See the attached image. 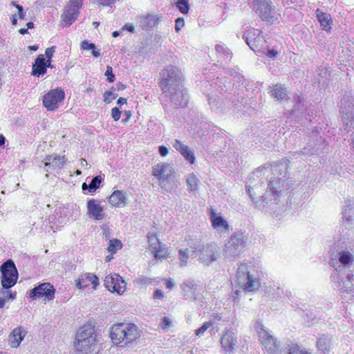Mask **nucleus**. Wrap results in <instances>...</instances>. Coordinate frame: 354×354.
<instances>
[{
  "label": "nucleus",
  "mask_w": 354,
  "mask_h": 354,
  "mask_svg": "<svg viewBox=\"0 0 354 354\" xmlns=\"http://www.w3.org/2000/svg\"><path fill=\"white\" fill-rule=\"evenodd\" d=\"M102 229V237L106 240L109 239L111 237V232L109 228L108 227L104 226Z\"/></svg>",
  "instance_id": "nucleus-64"
},
{
  "label": "nucleus",
  "mask_w": 354,
  "mask_h": 354,
  "mask_svg": "<svg viewBox=\"0 0 354 354\" xmlns=\"http://www.w3.org/2000/svg\"><path fill=\"white\" fill-rule=\"evenodd\" d=\"M103 180L104 178L101 175H97L93 177L90 183V192H95L99 188L100 183Z\"/></svg>",
  "instance_id": "nucleus-44"
},
{
  "label": "nucleus",
  "mask_w": 354,
  "mask_h": 354,
  "mask_svg": "<svg viewBox=\"0 0 354 354\" xmlns=\"http://www.w3.org/2000/svg\"><path fill=\"white\" fill-rule=\"evenodd\" d=\"M173 147L179 151L187 160L190 163H194L195 159L194 153L189 150L187 145H184L178 140H175Z\"/></svg>",
  "instance_id": "nucleus-28"
},
{
  "label": "nucleus",
  "mask_w": 354,
  "mask_h": 354,
  "mask_svg": "<svg viewBox=\"0 0 354 354\" xmlns=\"http://www.w3.org/2000/svg\"><path fill=\"white\" fill-rule=\"evenodd\" d=\"M281 178L283 191H288L295 188V182L290 176H283Z\"/></svg>",
  "instance_id": "nucleus-43"
},
{
  "label": "nucleus",
  "mask_w": 354,
  "mask_h": 354,
  "mask_svg": "<svg viewBox=\"0 0 354 354\" xmlns=\"http://www.w3.org/2000/svg\"><path fill=\"white\" fill-rule=\"evenodd\" d=\"M65 97V93L61 88L50 90L43 97L44 106L48 111H54L59 106Z\"/></svg>",
  "instance_id": "nucleus-15"
},
{
  "label": "nucleus",
  "mask_w": 354,
  "mask_h": 354,
  "mask_svg": "<svg viewBox=\"0 0 354 354\" xmlns=\"http://www.w3.org/2000/svg\"><path fill=\"white\" fill-rule=\"evenodd\" d=\"M273 170H276V167L273 168L269 164H266L263 166H261L252 173L250 178L247 183L246 187L248 189L250 196L252 200L255 207L259 209L264 208L269 209H274L273 207H270V201L268 200L267 196L268 194L266 193L263 195H261L263 191V181L262 180L263 178H261L262 173L263 175H265L269 171H273Z\"/></svg>",
  "instance_id": "nucleus-1"
},
{
  "label": "nucleus",
  "mask_w": 354,
  "mask_h": 354,
  "mask_svg": "<svg viewBox=\"0 0 354 354\" xmlns=\"http://www.w3.org/2000/svg\"><path fill=\"white\" fill-rule=\"evenodd\" d=\"M165 97L169 100L174 108H183L187 106L189 102L187 91L183 86L174 90L165 91L162 93Z\"/></svg>",
  "instance_id": "nucleus-13"
},
{
  "label": "nucleus",
  "mask_w": 354,
  "mask_h": 354,
  "mask_svg": "<svg viewBox=\"0 0 354 354\" xmlns=\"http://www.w3.org/2000/svg\"><path fill=\"white\" fill-rule=\"evenodd\" d=\"M55 51V46L48 48L45 50V55L47 59H46V64L48 68H53V66L51 64L52 57Z\"/></svg>",
  "instance_id": "nucleus-47"
},
{
  "label": "nucleus",
  "mask_w": 354,
  "mask_h": 354,
  "mask_svg": "<svg viewBox=\"0 0 354 354\" xmlns=\"http://www.w3.org/2000/svg\"><path fill=\"white\" fill-rule=\"evenodd\" d=\"M156 244V260L162 261L170 257V252L165 244L160 243L158 239Z\"/></svg>",
  "instance_id": "nucleus-34"
},
{
  "label": "nucleus",
  "mask_w": 354,
  "mask_h": 354,
  "mask_svg": "<svg viewBox=\"0 0 354 354\" xmlns=\"http://www.w3.org/2000/svg\"><path fill=\"white\" fill-rule=\"evenodd\" d=\"M11 5L15 6L16 8L18 10L19 17L21 19H24L25 17V13L24 12L23 7L21 5L16 4L14 1L12 2Z\"/></svg>",
  "instance_id": "nucleus-58"
},
{
  "label": "nucleus",
  "mask_w": 354,
  "mask_h": 354,
  "mask_svg": "<svg viewBox=\"0 0 354 354\" xmlns=\"http://www.w3.org/2000/svg\"><path fill=\"white\" fill-rule=\"evenodd\" d=\"M108 201L112 206H124L126 205L125 194L121 190H115L108 198Z\"/></svg>",
  "instance_id": "nucleus-30"
},
{
  "label": "nucleus",
  "mask_w": 354,
  "mask_h": 354,
  "mask_svg": "<svg viewBox=\"0 0 354 354\" xmlns=\"http://www.w3.org/2000/svg\"><path fill=\"white\" fill-rule=\"evenodd\" d=\"M269 58H272V59H274L277 54H278V52L277 50H276L274 48H272V49H268L267 48V50H266V53H264Z\"/></svg>",
  "instance_id": "nucleus-61"
},
{
  "label": "nucleus",
  "mask_w": 354,
  "mask_h": 354,
  "mask_svg": "<svg viewBox=\"0 0 354 354\" xmlns=\"http://www.w3.org/2000/svg\"><path fill=\"white\" fill-rule=\"evenodd\" d=\"M236 279L239 285L248 291L257 290L259 283L250 274V266L241 263L236 272Z\"/></svg>",
  "instance_id": "nucleus-10"
},
{
  "label": "nucleus",
  "mask_w": 354,
  "mask_h": 354,
  "mask_svg": "<svg viewBox=\"0 0 354 354\" xmlns=\"http://www.w3.org/2000/svg\"><path fill=\"white\" fill-rule=\"evenodd\" d=\"M313 140H310L306 147H304L301 153L303 154H314L322 149L324 142L323 138L318 137L317 133H313Z\"/></svg>",
  "instance_id": "nucleus-22"
},
{
  "label": "nucleus",
  "mask_w": 354,
  "mask_h": 354,
  "mask_svg": "<svg viewBox=\"0 0 354 354\" xmlns=\"http://www.w3.org/2000/svg\"><path fill=\"white\" fill-rule=\"evenodd\" d=\"M87 214L91 218L94 220H102L105 216L103 207L100 205L97 200L91 199L87 202Z\"/></svg>",
  "instance_id": "nucleus-21"
},
{
  "label": "nucleus",
  "mask_w": 354,
  "mask_h": 354,
  "mask_svg": "<svg viewBox=\"0 0 354 354\" xmlns=\"http://www.w3.org/2000/svg\"><path fill=\"white\" fill-rule=\"evenodd\" d=\"M159 165H156V176L159 178V185L161 187H166V184H170L174 179L173 168L167 164L162 165L159 169Z\"/></svg>",
  "instance_id": "nucleus-18"
},
{
  "label": "nucleus",
  "mask_w": 354,
  "mask_h": 354,
  "mask_svg": "<svg viewBox=\"0 0 354 354\" xmlns=\"http://www.w3.org/2000/svg\"><path fill=\"white\" fill-rule=\"evenodd\" d=\"M112 90H113V87H112L111 88V90L109 91H106L104 93V101L109 104L110 102H111L112 101V99H111V95H113V91Z\"/></svg>",
  "instance_id": "nucleus-59"
},
{
  "label": "nucleus",
  "mask_w": 354,
  "mask_h": 354,
  "mask_svg": "<svg viewBox=\"0 0 354 354\" xmlns=\"http://www.w3.org/2000/svg\"><path fill=\"white\" fill-rule=\"evenodd\" d=\"M342 219L348 223L354 221V201H348L342 212Z\"/></svg>",
  "instance_id": "nucleus-33"
},
{
  "label": "nucleus",
  "mask_w": 354,
  "mask_h": 354,
  "mask_svg": "<svg viewBox=\"0 0 354 354\" xmlns=\"http://www.w3.org/2000/svg\"><path fill=\"white\" fill-rule=\"evenodd\" d=\"M1 272V285L4 289L14 286L18 279V271L14 261L8 259L0 266Z\"/></svg>",
  "instance_id": "nucleus-9"
},
{
  "label": "nucleus",
  "mask_w": 354,
  "mask_h": 354,
  "mask_svg": "<svg viewBox=\"0 0 354 354\" xmlns=\"http://www.w3.org/2000/svg\"><path fill=\"white\" fill-rule=\"evenodd\" d=\"M282 178H273L270 180L268 184V187L266 189V194H268V195H271L273 197V202L272 198L270 199V207L277 205L276 199L279 196V194L283 192L282 188Z\"/></svg>",
  "instance_id": "nucleus-20"
},
{
  "label": "nucleus",
  "mask_w": 354,
  "mask_h": 354,
  "mask_svg": "<svg viewBox=\"0 0 354 354\" xmlns=\"http://www.w3.org/2000/svg\"><path fill=\"white\" fill-rule=\"evenodd\" d=\"M105 287L112 292L121 294L124 292L126 283L118 274L107 275L104 280Z\"/></svg>",
  "instance_id": "nucleus-17"
},
{
  "label": "nucleus",
  "mask_w": 354,
  "mask_h": 354,
  "mask_svg": "<svg viewBox=\"0 0 354 354\" xmlns=\"http://www.w3.org/2000/svg\"><path fill=\"white\" fill-rule=\"evenodd\" d=\"M96 337L92 326L85 325L80 328L76 335L78 354H97L100 349Z\"/></svg>",
  "instance_id": "nucleus-4"
},
{
  "label": "nucleus",
  "mask_w": 354,
  "mask_h": 354,
  "mask_svg": "<svg viewBox=\"0 0 354 354\" xmlns=\"http://www.w3.org/2000/svg\"><path fill=\"white\" fill-rule=\"evenodd\" d=\"M172 325L171 320L167 317H164L159 324V326L164 330L169 329Z\"/></svg>",
  "instance_id": "nucleus-49"
},
{
  "label": "nucleus",
  "mask_w": 354,
  "mask_h": 354,
  "mask_svg": "<svg viewBox=\"0 0 354 354\" xmlns=\"http://www.w3.org/2000/svg\"><path fill=\"white\" fill-rule=\"evenodd\" d=\"M212 323L209 322H205L199 328L196 330L195 333L198 336L203 335L204 333L210 327Z\"/></svg>",
  "instance_id": "nucleus-51"
},
{
  "label": "nucleus",
  "mask_w": 354,
  "mask_h": 354,
  "mask_svg": "<svg viewBox=\"0 0 354 354\" xmlns=\"http://www.w3.org/2000/svg\"><path fill=\"white\" fill-rule=\"evenodd\" d=\"M110 337L115 344L127 347L140 337V331L134 324L120 323L111 328Z\"/></svg>",
  "instance_id": "nucleus-3"
},
{
  "label": "nucleus",
  "mask_w": 354,
  "mask_h": 354,
  "mask_svg": "<svg viewBox=\"0 0 354 354\" xmlns=\"http://www.w3.org/2000/svg\"><path fill=\"white\" fill-rule=\"evenodd\" d=\"M270 93L272 97L279 100H284L287 96L286 89L280 85H275L274 88L271 90Z\"/></svg>",
  "instance_id": "nucleus-37"
},
{
  "label": "nucleus",
  "mask_w": 354,
  "mask_h": 354,
  "mask_svg": "<svg viewBox=\"0 0 354 354\" xmlns=\"http://www.w3.org/2000/svg\"><path fill=\"white\" fill-rule=\"evenodd\" d=\"M330 339L323 335L317 342V346L319 350L325 353L330 346Z\"/></svg>",
  "instance_id": "nucleus-40"
},
{
  "label": "nucleus",
  "mask_w": 354,
  "mask_h": 354,
  "mask_svg": "<svg viewBox=\"0 0 354 354\" xmlns=\"http://www.w3.org/2000/svg\"><path fill=\"white\" fill-rule=\"evenodd\" d=\"M189 259V251L188 248L180 249L178 250V259L180 262V266L184 267L187 266Z\"/></svg>",
  "instance_id": "nucleus-42"
},
{
  "label": "nucleus",
  "mask_w": 354,
  "mask_h": 354,
  "mask_svg": "<svg viewBox=\"0 0 354 354\" xmlns=\"http://www.w3.org/2000/svg\"><path fill=\"white\" fill-rule=\"evenodd\" d=\"M176 6L183 14H187L189 10L188 0H177Z\"/></svg>",
  "instance_id": "nucleus-46"
},
{
  "label": "nucleus",
  "mask_w": 354,
  "mask_h": 354,
  "mask_svg": "<svg viewBox=\"0 0 354 354\" xmlns=\"http://www.w3.org/2000/svg\"><path fill=\"white\" fill-rule=\"evenodd\" d=\"M208 102L211 109L216 112H225L231 105L229 100H221L217 95L209 97Z\"/></svg>",
  "instance_id": "nucleus-24"
},
{
  "label": "nucleus",
  "mask_w": 354,
  "mask_h": 354,
  "mask_svg": "<svg viewBox=\"0 0 354 354\" xmlns=\"http://www.w3.org/2000/svg\"><path fill=\"white\" fill-rule=\"evenodd\" d=\"M243 38L254 52L266 53L267 50L266 41L259 30L253 29L246 31Z\"/></svg>",
  "instance_id": "nucleus-11"
},
{
  "label": "nucleus",
  "mask_w": 354,
  "mask_h": 354,
  "mask_svg": "<svg viewBox=\"0 0 354 354\" xmlns=\"http://www.w3.org/2000/svg\"><path fill=\"white\" fill-rule=\"evenodd\" d=\"M55 290L50 283H42L30 291V297L35 299L37 297H45L50 301L53 299Z\"/></svg>",
  "instance_id": "nucleus-16"
},
{
  "label": "nucleus",
  "mask_w": 354,
  "mask_h": 354,
  "mask_svg": "<svg viewBox=\"0 0 354 354\" xmlns=\"http://www.w3.org/2000/svg\"><path fill=\"white\" fill-rule=\"evenodd\" d=\"M254 328L263 350L267 351L268 354L275 353L279 348V345L277 339L272 335V331L263 326L261 322H256Z\"/></svg>",
  "instance_id": "nucleus-7"
},
{
  "label": "nucleus",
  "mask_w": 354,
  "mask_h": 354,
  "mask_svg": "<svg viewBox=\"0 0 354 354\" xmlns=\"http://www.w3.org/2000/svg\"><path fill=\"white\" fill-rule=\"evenodd\" d=\"M47 162H45V166H52L55 168H62L64 167L66 162L65 156H48L46 158Z\"/></svg>",
  "instance_id": "nucleus-32"
},
{
  "label": "nucleus",
  "mask_w": 354,
  "mask_h": 354,
  "mask_svg": "<svg viewBox=\"0 0 354 354\" xmlns=\"http://www.w3.org/2000/svg\"><path fill=\"white\" fill-rule=\"evenodd\" d=\"M209 218L214 228L225 232L229 231L230 225L227 222L220 216H218L214 209H212L209 214Z\"/></svg>",
  "instance_id": "nucleus-27"
},
{
  "label": "nucleus",
  "mask_w": 354,
  "mask_h": 354,
  "mask_svg": "<svg viewBox=\"0 0 354 354\" xmlns=\"http://www.w3.org/2000/svg\"><path fill=\"white\" fill-rule=\"evenodd\" d=\"M121 111L118 107H114L111 110V117L114 121H118L120 118Z\"/></svg>",
  "instance_id": "nucleus-55"
},
{
  "label": "nucleus",
  "mask_w": 354,
  "mask_h": 354,
  "mask_svg": "<svg viewBox=\"0 0 354 354\" xmlns=\"http://www.w3.org/2000/svg\"><path fill=\"white\" fill-rule=\"evenodd\" d=\"M91 284L95 288L99 284V279L96 275L90 273L82 274L76 281V286L79 289H84Z\"/></svg>",
  "instance_id": "nucleus-26"
},
{
  "label": "nucleus",
  "mask_w": 354,
  "mask_h": 354,
  "mask_svg": "<svg viewBox=\"0 0 354 354\" xmlns=\"http://www.w3.org/2000/svg\"><path fill=\"white\" fill-rule=\"evenodd\" d=\"M104 75L107 77V81L109 82H113L115 81V75L113 73V68L111 66L108 65L106 66V71Z\"/></svg>",
  "instance_id": "nucleus-52"
},
{
  "label": "nucleus",
  "mask_w": 354,
  "mask_h": 354,
  "mask_svg": "<svg viewBox=\"0 0 354 354\" xmlns=\"http://www.w3.org/2000/svg\"><path fill=\"white\" fill-rule=\"evenodd\" d=\"M153 281V279L152 278L146 276H140L133 280V283L136 287L142 288L151 284Z\"/></svg>",
  "instance_id": "nucleus-38"
},
{
  "label": "nucleus",
  "mask_w": 354,
  "mask_h": 354,
  "mask_svg": "<svg viewBox=\"0 0 354 354\" xmlns=\"http://www.w3.org/2000/svg\"><path fill=\"white\" fill-rule=\"evenodd\" d=\"M82 2L83 0H71L66 8L79 12L80 8L82 6Z\"/></svg>",
  "instance_id": "nucleus-48"
},
{
  "label": "nucleus",
  "mask_w": 354,
  "mask_h": 354,
  "mask_svg": "<svg viewBox=\"0 0 354 354\" xmlns=\"http://www.w3.org/2000/svg\"><path fill=\"white\" fill-rule=\"evenodd\" d=\"M122 30H127L131 33L136 32V28L133 24L131 23H127L125 25H124L122 28Z\"/></svg>",
  "instance_id": "nucleus-60"
},
{
  "label": "nucleus",
  "mask_w": 354,
  "mask_h": 354,
  "mask_svg": "<svg viewBox=\"0 0 354 354\" xmlns=\"http://www.w3.org/2000/svg\"><path fill=\"white\" fill-rule=\"evenodd\" d=\"M199 180L194 174H190L187 176V183L188 185V190L189 192H194L198 189Z\"/></svg>",
  "instance_id": "nucleus-39"
},
{
  "label": "nucleus",
  "mask_w": 354,
  "mask_h": 354,
  "mask_svg": "<svg viewBox=\"0 0 354 354\" xmlns=\"http://www.w3.org/2000/svg\"><path fill=\"white\" fill-rule=\"evenodd\" d=\"M160 87L163 92L183 86L181 71L174 66H169L160 73Z\"/></svg>",
  "instance_id": "nucleus-6"
},
{
  "label": "nucleus",
  "mask_w": 354,
  "mask_h": 354,
  "mask_svg": "<svg viewBox=\"0 0 354 354\" xmlns=\"http://www.w3.org/2000/svg\"><path fill=\"white\" fill-rule=\"evenodd\" d=\"M154 236H155V235L151 232H149L147 235L148 242L149 244V248L151 253L153 254V257H155V246L153 245L154 243H153V239Z\"/></svg>",
  "instance_id": "nucleus-53"
},
{
  "label": "nucleus",
  "mask_w": 354,
  "mask_h": 354,
  "mask_svg": "<svg viewBox=\"0 0 354 354\" xmlns=\"http://www.w3.org/2000/svg\"><path fill=\"white\" fill-rule=\"evenodd\" d=\"M25 335L26 332L24 330L23 327L19 326L15 328L9 335V341L11 346L13 348L18 347L25 337Z\"/></svg>",
  "instance_id": "nucleus-29"
},
{
  "label": "nucleus",
  "mask_w": 354,
  "mask_h": 354,
  "mask_svg": "<svg viewBox=\"0 0 354 354\" xmlns=\"http://www.w3.org/2000/svg\"><path fill=\"white\" fill-rule=\"evenodd\" d=\"M168 148L165 146H160L158 147V152L161 156H166L168 154Z\"/></svg>",
  "instance_id": "nucleus-63"
},
{
  "label": "nucleus",
  "mask_w": 354,
  "mask_h": 354,
  "mask_svg": "<svg viewBox=\"0 0 354 354\" xmlns=\"http://www.w3.org/2000/svg\"><path fill=\"white\" fill-rule=\"evenodd\" d=\"M44 56V55L40 54L35 59L32 66V75L39 77L46 73L47 68L48 67L46 64V58Z\"/></svg>",
  "instance_id": "nucleus-25"
},
{
  "label": "nucleus",
  "mask_w": 354,
  "mask_h": 354,
  "mask_svg": "<svg viewBox=\"0 0 354 354\" xmlns=\"http://www.w3.org/2000/svg\"><path fill=\"white\" fill-rule=\"evenodd\" d=\"M175 22H176L175 29H176V32H179L185 25L184 19L182 17H178L176 19Z\"/></svg>",
  "instance_id": "nucleus-56"
},
{
  "label": "nucleus",
  "mask_w": 354,
  "mask_h": 354,
  "mask_svg": "<svg viewBox=\"0 0 354 354\" xmlns=\"http://www.w3.org/2000/svg\"><path fill=\"white\" fill-rule=\"evenodd\" d=\"M138 26L145 32L151 31L155 26V15L147 13L136 17Z\"/></svg>",
  "instance_id": "nucleus-23"
},
{
  "label": "nucleus",
  "mask_w": 354,
  "mask_h": 354,
  "mask_svg": "<svg viewBox=\"0 0 354 354\" xmlns=\"http://www.w3.org/2000/svg\"><path fill=\"white\" fill-rule=\"evenodd\" d=\"M116 0H97V3L99 6H108L113 4Z\"/></svg>",
  "instance_id": "nucleus-62"
},
{
  "label": "nucleus",
  "mask_w": 354,
  "mask_h": 354,
  "mask_svg": "<svg viewBox=\"0 0 354 354\" xmlns=\"http://www.w3.org/2000/svg\"><path fill=\"white\" fill-rule=\"evenodd\" d=\"M255 8L263 21L273 24L277 20L276 7L270 0H258Z\"/></svg>",
  "instance_id": "nucleus-12"
},
{
  "label": "nucleus",
  "mask_w": 354,
  "mask_h": 354,
  "mask_svg": "<svg viewBox=\"0 0 354 354\" xmlns=\"http://www.w3.org/2000/svg\"><path fill=\"white\" fill-rule=\"evenodd\" d=\"M182 288L184 291H188L189 290H196V284L193 281L189 282V283H183L182 284Z\"/></svg>",
  "instance_id": "nucleus-57"
},
{
  "label": "nucleus",
  "mask_w": 354,
  "mask_h": 354,
  "mask_svg": "<svg viewBox=\"0 0 354 354\" xmlns=\"http://www.w3.org/2000/svg\"><path fill=\"white\" fill-rule=\"evenodd\" d=\"M246 239L242 232L232 234L225 243L224 254L226 257L234 259L243 252L246 246Z\"/></svg>",
  "instance_id": "nucleus-8"
},
{
  "label": "nucleus",
  "mask_w": 354,
  "mask_h": 354,
  "mask_svg": "<svg viewBox=\"0 0 354 354\" xmlns=\"http://www.w3.org/2000/svg\"><path fill=\"white\" fill-rule=\"evenodd\" d=\"M345 243V241L339 239L332 246L331 250L333 252L329 264L334 271L331 274L342 276L344 272L354 270V254L347 249Z\"/></svg>",
  "instance_id": "nucleus-2"
},
{
  "label": "nucleus",
  "mask_w": 354,
  "mask_h": 354,
  "mask_svg": "<svg viewBox=\"0 0 354 354\" xmlns=\"http://www.w3.org/2000/svg\"><path fill=\"white\" fill-rule=\"evenodd\" d=\"M81 48L84 50H94L95 45L93 43H90L87 40H84L81 42Z\"/></svg>",
  "instance_id": "nucleus-54"
},
{
  "label": "nucleus",
  "mask_w": 354,
  "mask_h": 354,
  "mask_svg": "<svg viewBox=\"0 0 354 354\" xmlns=\"http://www.w3.org/2000/svg\"><path fill=\"white\" fill-rule=\"evenodd\" d=\"M288 354H311L310 352L303 351L297 345H293L289 348Z\"/></svg>",
  "instance_id": "nucleus-50"
},
{
  "label": "nucleus",
  "mask_w": 354,
  "mask_h": 354,
  "mask_svg": "<svg viewBox=\"0 0 354 354\" xmlns=\"http://www.w3.org/2000/svg\"><path fill=\"white\" fill-rule=\"evenodd\" d=\"M187 245L192 249V255L198 252V261L205 266H209L215 261L221 254V248L216 243L201 245L194 239L187 240Z\"/></svg>",
  "instance_id": "nucleus-5"
},
{
  "label": "nucleus",
  "mask_w": 354,
  "mask_h": 354,
  "mask_svg": "<svg viewBox=\"0 0 354 354\" xmlns=\"http://www.w3.org/2000/svg\"><path fill=\"white\" fill-rule=\"evenodd\" d=\"M342 120L344 122H346V124H348V122H351V125L354 124V107L350 108L348 109H346V110L342 111Z\"/></svg>",
  "instance_id": "nucleus-41"
},
{
  "label": "nucleus",
  "mask_w": 354,
  "mask_h": 354,
  "mask_svg": "<svg viewBox=\"0 0 354 354\" xmlns=\"http://www.w3.org/2000/svg\"><path fill=\"white\" fill-rule=\"evenodd\" d=\"M122 247V242L118 239H111L109 241L108 250L111 253H115L119 249Z\"/></svg>",
  "instance_id": "nucleus-45"
},
{
  "label": "nucleus",
  "mask_w": 354,
  "mask_h": 354,
  "mask_svg": "<svg viewBox=\"0 0 354 354\" xmlns=\"http://www.w3.org/2000/svg\"><path fill=\"white\" fill-rule=\"evenodd\" d=\"M78 14L79 12L65 8L64 12L62 15V20L66 23V26H70L77 19Z\"/></svg>",
  "instance_id": "nucleus-35"
},
{
  "label": "nucleus",
  "mask_w": 354,
  "mask_h": 354,
  "mask_svg": "<svg viewBox=\"0 0 354 354\" xmlns=\"http://www.w3.org/2000/svg\"><path fill=\"white\" fill-rule=\"evenodd\" d=\"M330 278L335 283H338L344 292L351 294L354 297V270L344 272L342 276L339 274H331Z\"/></svg>",
  "instance_id": "nucleus-14"
},
{
  "label": "nucleus",
  "mask_w": 354,
  "mask_h": 354,
  "mask_svg": "<svg viewBox=\"0 0 354 354\" xmlns=\"http://www.w3.org/2000/svg\"><path fill=\"white\" fill-rule=\"evenodd\" d=\"M221 343L225 353H231L237 346V337L232 330H227L223 335Z\"/></svg>",
  "instance_id": "nucleus-19"
},
{
  "label": "nucleus",
  "mask_w": 354,
  "mask_h": 354,
  "mask_svg": "<svg viewBox=\"0 0 354 354\" xmlns=\"http://www.w3.org/2000/svg\"><path fill=\"white\" fill-rule=\"evenodd\" d=\"M215 49L218 55V57L224 61H230L232 59V53L223 44H216Z\"/></svg>",
  "instance_id": "nucleus-36"
},
{
  "label": "nucleus",
  "mask_w": 354,
  "mask_h": 354,
  "mask_svg": "<svg viewBox=\"0 0 354 354\" xmlns=\"http://www.w3.org/2000/svg\"><path fill=\"white\" fill-rule=\"evenodd\" d=\"M316 16L324 30H329L331 28L332 19L329 14L322 12L317 9L316 10Z\"/></svg>",
  "instance_id": "nucleus-31"
}]
</instances>
